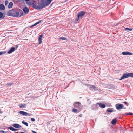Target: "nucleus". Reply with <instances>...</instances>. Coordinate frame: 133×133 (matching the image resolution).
<instances>
[{
  "label": "nucleus",
  "mask_w": 133,
  "mask_h": 133,
  "mask_svg": "<svg viewBox=\"0 0 133 133\" xmlns=\"http://www.w3.org/2000/svg\"><path fill=\"white\" fill-rule=\"evenodd\" d=\"M8 15L15 17H20L23 15L24 14L21 10H10L8 12Z\"/></svg>",
  "instance_id": "1"
},
{
  "label": "nucleus",
  "mask_w": 133,
  "mask_h": 133,
  "mask_svg": "<svg viewBox=\"0 0 133 133\" xmlns=\"http://www.w3.org/2000/svg\"><path fill=\"white\" fill-rule=\"evenodd\" d=\"M48 6L45 2L44 0H42L41 2L39 3L38 5L37 6V9L40 10L42 9L43 8Z\"/></svg>",
  "instance_id": "2"
},
{
  "label": "nucleus",
  "mask_w": 133,
  "mask_h": 133,
  "mask_svg": "<svg viewBox=\"0 0 133 133\" xmlns=\"http://www.w3.org/2000/svg\"><path fill=\"white\" fill-rule=\"evenodd\" d=\"M37 3L36 1H33L32 2H29L28 3L29 5L36 9L37 6Z\"/></svg>",
  "instance_id": "3"
},
{
  "label": "nucleus",
  "mask_w": 133,
  "mask_h": 133,
  "mask_svg": "<svg viewBox=\"0 0 133 133\" xmlns=\"http://www.w3.org/2000/svg\"><path fill=\"white\" fill-rule=\"evenodd\" d=\"M85 12L84 11H82L78 13V18L77 21H78L79 19L81 18L82 17L84 16L85 14Z\"/></svg>",
  "instance_id": "4"
},
{
  "label": "nucleus",
  "mask_w": 133,
  "mask_h": 133,
  "mask_svg": "<svg viewBox=\"0 0 133 133\" xmlns=\"http://www.w3.org/2000/svg\"><path fill=\"white\" fill-rule=\"evenodd\" d=\"M116 108L118 110H120L124 108L123 105L121 104H117L116 105Z\"/></svg>",
  "instance_id": "5"
},
{
  "label": "nucleus",
  "mask_w": 133,
  "mask_h": 133,
  "mask_svg": "<svg viewBox=\"0 0 133 133\" xmlns=\"http://www.w3.org/2000/svg\"><path fill=\"white\" fill-rule=\"evenodd\" d=\"M129 77V73L128 74H125L123 75L120 80H122L124 79H125Z\"/></svg>",
  "instance_id": "6"
},
{
  "label": "nucleus",
  "mask_w": 133,
  "mask_h": 133,
  "mask_svg": "<svg viewBox=\"0 0 133 133\" xmlns=\"http://www.w3.org/2000/svg\"><path fill=\"white\" fill-rule=\"evenodd\" d=\"M23 10L25 14H27L29 12V10L28 7H25L23 9Z\"/></svg>",
  "instance_id": "7"
},
{
  "label": "nucleus",
  "mask_w": 133,
  "mask_h": 133,
  "mask_svg": "<svg viewBox=\"0 0 133 133\" xmlns=\"http://www.w3.org/2000/svg\"><path fill=\"white\" fill-rule=\"evenodd\" d=\"M43 36V35H41L39 36L38 37V40L39 41V44H41L42 42V37Z\"/></svg>",
  "instance_id": "8"
},
{
  "label": "nucleus",
  "mask_w": 133,
  "mask_h": 133,
  "mask_svg": "<svg viewBox=\"0 0 133 133\" xmlns=\"http://www.w3.org/2000/svg\"><path fill=\"white\" fill-rule=\"evenodd\" d=\"M15 50V48L14 47H11L9 51L8 52V53L9 54H11Z\"/></svg>",
  "instance_id": "9"
},
{
  "label": "nucleus",
  "mask_w": 133,
  "mask_h": 133,
  "mask_svg": "<svg viewBox=\"0 0 133 133\" xmlns=\"http://www.w3.org/2000/svg\"><path fill=\"white\" fill-rule=\"evenodd\" d=\"M12 126L16 128H21V126L19 124H14L12 125Z\"/></svg>",
  "instance_id": "10"
},
{
  "label": "nucleus",
  "mask_w": 133,
  "mask_h": 133,
  "mask_svg": "<svg viewBox=\"0 0 133 133\" xmlns=\"http://www.w3.org/2000/svg\"><path fill=\"white\" fill-rule=\"evenodd\" d=\"M96 105L97 106L98 105L101 108H105L106 107L105 105L104 104L102 103H98Z\"/></svg>",
  "instance_id": "11"
},
{
  "label": "nucleus",
  "mask_w": 133,
  "mask_h": 133,
  "mask_svg": "<svg viewBox=\"0 0 133 133\" xmlns=\"http://www.w3.org/2000/svg\"><path fill=\"white\" fill-rule=\"evenodd\" d=\"M122 54L123 55H132V54L131 53L129 52H124L122 53Z\"/></svg>",
  "instance_id": "12"
},
{
  "label": "nucleus",
  "mask_w": 133,
  "mask_h": 133,
  "mask_svg": "<svg viewBox=\"0 0 133 133\" xmlns=\"http://www.w3.org/2000/svg\"><path fill=\"white\" fill-rule=\"evenodd\" d=\"M5 17L4 15L2 12H0V20L3 19Z\"/></svg>",
  "instance_id": "13"
},
{
  "label": "nucleus",
  "mask_w": 133,
  "mask_h": 133,
  "mask_svg": "<svg viewBox=\"0 0 133 133\" xmlns=\"http://www.w3.org/2000/svg\"><path fill=\"white\" fill-rule=\"evenodd\" d=\"M19 112L21 114L24 116H27L28 115V114L27 113L23 111H20Z\"/></svg>",
  "instance_id": "14"
},
{
  "label": "nucleus",
  "mask_w": 133,
  "mask_h": 133,
  "mask_svg": "<svg viewBox=\"0 0 133 133\" xmlns=\"http://www.w3.org/2000/svg\"><path fill=\"white\" fill-rule=\"evenodd\" d=\"M81 104L79 102H76L74 104V106L76 107H77L79 106Z\"/></svg>",
  "instance_id": "15"
},
{
  "label": "nucleus",
  "mask_w": 133,
  "mask_h": 133,
  "mask_svg": "<svg viewBox=\"0 0 133 133\" xmlns=\"http://www.w3.org/2000/svg\"><path fill=\"white\" fill-rule=\"evenodd\" d=\"M20 108L22 109H24L26 107V105L25 104H23L19 105Z\"/></svg>",
  "instance_id": "16"
},
{
  "label": "nucleus",
  "mask_w": 133,
  "mask_h": 133,
  "mask_svg": "<svg viewBox=\"0 0 133 133\" xmlns=\"http://www.w3.org/2000/svg\"><path fill=\"white\" fill-rule=\"evenodd\" d=\"M52 0H46V1H45V2L46 5H48L50 4Z\"/></svg>",
  "instance_id": "17"
},
{
  "label": "nucleus",
  "mask_w": 133,
  "mask_h": 133,
  "mask_svg": "<svg viewBox=\"0 0 133 133\" xmlns=\"http://www.w3.org/2000/svg\"><path fill=\"white\" fill-rule=\"evenodd\" d=\"M5 9V7L4 5L2 4H0V10H4Z\"/></svg>",
  "instance_id": "18"
},
{
  "label": "nucleus",
  "mask_w": 133,
  "mask_h": 133,
  "mask_svg": "<svg viewBox=\"0 0 133 133\" xmlns=\"http://www.w3.org/2000/svg\"><path fill=\"white\" fill-rule=\"evenodd\" d=\"M13 3L12 2H10L9 4L8 8H11L13 6Z\"/></svg>",
  "instance_id": "19"
},
{
  "label": "nucleus",
  "mask_w": 133,
  "mask_h": 133,
  "mask_svg": "<svg viewBox=\"0 0 133 133\" xmlns=\"http://www.w3.org/2000/svg\"><path fill=\"white\" fill-rule=\"evenodd\" d=\"M117 120L116 119H114L112 121L111 123L112 124H115L116 123Z\"/></svg>",
  "instance_id": "20"
},
{
  "label": "nucleus",
  "mask_w": 133,
  "mask_h": 133,
  "mask_svg": "<svg viewBox=\"0 0 133 133\" xmlns=\"http://www.w3.org/2000/svg\"><path fill=\"white\" fill-rule=\"evenodd\" d=\"M89 88L91 89H95L96 87L92 85H90L89 86Z\"/></svg>",
  "instance_id": "21"
},
{
  "label": "nucleus",
  "mask_w": 133,
  "mask_h": 133,
  "mask_svg": "<svg viewBox=\"0 0 133 133\" xmlns=\"http://www.w3.org/2000/svg\"><path fill=\"white\" fill-rule=\"evenodd\" d=\"M22 123L25 125L26 126H28V124L26 122L23 121L22 122Z\"/></svg>",
  "instance_id": "22"
},
{
  "label": "nucleus",
  "mask_w": 133,
  "mask_h": 133,
  "mask_svg": "<svg viewBox=\"0 0 133 133\" xmlns=\"http://www.w3.org/2000/svg\"><path fill=\"white\" fill-rule=\"evenodd\" d=\"M41 21H39V22H37L36 23H35L34 24L32 25L31 26V27H33V26H36V25H37V24H39L41 22Z\"/></svg>",
  "instance_id": "23"
},
{
  "label": "nucleus",
  "mask_w": 133,
  "mask_h": 133,
  "mask_svg": "<svg viewBox=\"0 0 133 133\" xmlns=\"http://www.w3.org/2000/svg\"><path fill=\"white\" fill-rule=\"evenodd\" d=\"M129 77H133V73H129Z\"/></svg>",
  "instance_id": "24"
},
{
  "label": "nucleus",
  "mask_w": 133,
  "mask_h": 133,
  "mask_svg": "<svg viewBox=\"0 0 133 133\" xmlns=\"http://www.w3.org/2000/svg\"><path fill=\"white\" fill-rule=\"evenodd\" d=\"M125 30H129L130 31H131L132 30V29L127 28L125 29Z\"/></svg>",
  "instance_id": "25"
},
{
  "label": "nucleus",
  "mask_w": 133,
  "mask_h": 133,
  "mask_svg": "<svg viewBox=\"0 0 133 133\" xmlns=\"http://www.w3.org/2000/svg\"><path fill=\"white\" fill-rule=\"evenodd\" d=\"M107 111L108 112H113V110L111 109H107Z\"/></svg>",
  "instance_id": "26"
},
{
  "label": "nucleus",
  "mask_w": 133,
  "mask_h": 133,
  "mask_svg": "<svg viewBox=\"0 0 133 133\" xmlns=\"http://www.w3.org/2000/svg\"><path fill=\"white\" fill-rule=\"evenodd\" d=\"M13 83H7L6 85L8 86H10L12 85Z\"/></svg>",
  "instance_id": "27"
},
{
  "label": "nucleus",
  "mask_w": 133,
  "mask_h": 133,
  "mask_svg": "<svg viewBox=\"0 0 133 133\" xmlns=\"http://www.w3.org/2000/svg\"><path fill=\"white\" fill-rule=\"evenodd\" d=\"M72 111L74 112H76L77 111V109H73L72 110Z\"/></svg>",
  "instance_id": "28"
},
{
  "label": "nucleus",
  "mask_w": 133,
  "mask_h": 133,
  "mask_svg": "<svg viewBox=\"0 0 133 133\" xmlns=\"http://www.w3.org/2000/svg\"><path fill=\"white\" fill-rule=\"evenodd\" d=\"M8 129H9L10 130L13 131L14 129V128L12 127H9L8 128Z\"/></svg>",
  "instance_id": "29"
},
{
  "label": "nucleus",
  "mask_w": 133,
  "mask_h": 133,
  "mask_svg": "<svg viewBox=\"0 0 133 133\" xmlns=\"http://www.w3.org/2000/svg\"><path fill=\"white\" fill-rule=\"evenodd\" d=\"M60 39L65 40L66 39V38H64V37H61L60 38Z\"/></svg>",
  "instance_id": "30"
},
{
  "label": "nucleus",
  "mask_w": 133,
  "mask_h": 133,
  "mask_svg": "<svg viewBox=\"0 0 133 133\" xmlns=\"http://www.w3.org/2000/svg\"><path fill=\"white\" fill-rule=\"evenodd\" d=\"M6 53L5 52H0V55H2V54L5 53Z\"/></svg>",
  "instance_id": "31"
},
{
  "label": "nucleus",
  "mask_w": 133,
  "mask_h": 133,
  "mask_svg": "<svg viewBox=\"0 0 133 133\" xmlns=\"http://www.w3.org/2000/svg\"><path fill=\"white\" fill-rule=\"evenodd\" d=\"M0 132H2V133H8L7 131H6V132H5L3 131H0Z\"/></svg>",
  "instance_id": "32"
},
{
  "label": "nucleus",
  "mask_w": 133,
  "mask_h": 133,
  "mask_svg": "<svg viewBox=\"0 0 133 133\" xmlns=\"http://www.w3.org/2000/svg\"><path fill=\"white\" fill-rule=\"evenodd\" d=\"M8 4V1H6L5 2V5H7Z\"/></svg>",
  "instance_id": "33"
},
{
  "label": "nucleus",
  "mask_w": 133,
  "mask_h": 133,
  "mask_svg": "<svg viewBox=\"0 0 133 133\" xmlns=\"http://www.w3.org/2000/svg\"><path fill=\"white\" fill-rule=\"evenodd\" d=\"M127 115H133V114L132 113H128L127 114Z\"/></svg>",
  "instance_id": "34"
},
{
  "label": "nucleus",
  "mask_w": 133,
  "mask_h": 133,
  "mask_svg": "<svg viewBox=\"0 0 133 133\" xmlns=\"http://www.w3.org/2000/svg\"><path fill=\"white\" fill-rule=\"evenodd\" d=\"M17 129H15L14 128L13 131L14 132H15L17 131Z\"/></svg>",
  "instance_id": "35"
},
{
  "label": "nucleus",
  "mask_w": 133,
  "mask_h": 133,
  "mask_svg": "<svg viewBox=\"0 0 133 133\" xmlns=\"http://www.w3.org/2000/svg\"><path fill=\"white\" fill-rule=\"evenodd\" d=\"M31 120L32 121H33V122H34L35 121V119L34 118H31Z\"/></svg>",
  "instance_id": "36"
},
{
  "label": "nucleus",
  "mask_w": 133,
  "mask_h": 133,
  "mask_svg": "<svg viewBox=\"0 0 133 133\" xmlns=\"http://www.w3.org/2000/svg\"><path fill=\"white\" fill-rule=\"evenodd\" d=\"M31 131L33 133H37L36 132L33 130H32Z\"/></svg>",
  "instance_id": "37"
},
{
  "label": "nucleus",
  "mask_w": 133,
  "mask_h": 133,
  "mask_svg": "<svg viewBox=\"0 0 133 133\" xmlns=\"http://www.w3.org/2000/svg\"><path fill=\"white\" fill-rule=\"evenodd\" d=\"M3 113V112L2 111H1V110H0V114H1V113Z\"/></svg>",
  "instance_id": "38"
},
{
  "label": "nucleus",
  "mask_w": 133,
  "mask_h": 133,
  "mask_svg": "<svg viewBox=\"0 0 133 133\" xmlns=\"http://www.w3.org/2000/svg\"><path fill=\"white\" fill-rule=\"evenodd\" d=\"M124 103H125V104H126L127 103V102H124Z\"/></svg>",
  "instance_id": "39"
},
{
  "label": "nucleus",
  "mask_w": 133,
  "mask_h": 133,
  "mask_svg": "<svg viewBox=\"0 0 133 133\" xmlns=\"http://www.w3.org/2000/svg\"><path fill=\"white\" fill-rule=\"evenodd\" d=\"M26 1H30V0H25Z\"/></svg>",
  "instance_id": "40"
},
{
  "label": "nucleus",
  "mask_w": 133,
  "mask_h": 133,
  "mask_svg": "<svg viewBox=\"0 0 133 133\" xmlns=\"http://www.w3.org/2000/svg\"><path fill=\"white\" fill-rule=\"evenodd\" d=\"M20 133H25L24 132H20Z\"/></svg>",
  "instance_id": "41"
}]
</instances>
